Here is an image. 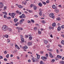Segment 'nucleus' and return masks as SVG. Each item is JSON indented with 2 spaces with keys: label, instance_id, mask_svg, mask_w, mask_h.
I'll use <instances>...</instances> for the list:
<instances>
[{
  "label": "nucleus",
  "instance_id": "obj_1",
  "mask_svg": "<svg viewBox=\"0 0 64 64\" xmlns=\"http://www.w3.org/2000/svg\"><path fill=\"white\" fill-rule=\"evenodd\" d=\"M8 29V26H7L4 25L2 26V30L4 31H6Z\"/></svg>",
  "mask_w": 64,
  "mask_h": 64
},
{
  "label": "nucleus",
  "instance_id": "obj_2",
  "mask_svg": "<svg viewBox=\"0 0 64 64\" xmlns=\"http://www.w3.org/2000/svg\"><path fill=\"white\" fill-rule=\"evenodd\" d=\"M20 37H21V39L22 41V42H20V43H23L24 42V40L23 39V37L22 36L20 35Z\"/></svg>",
  "mask_w": 64,
  "mask_h": 64
},
{
  "label": "nucleus",
  "instance_id": "obj_3",
  "mask_svg": "<svg viewBox=\"0 0 64 64\" xmlns=\"http://www.w3.org/2000/svg\"><path fill=\"white\" fill-rule=\"evenodd\" d=\"M49 16L50 17H51V18H54V14H53V13L50 14L49 15Z\"/></svg>",
  "mask_w": 64,
  "mask_h": 64
},
{
  "label": "nucleus",
  "instance_id": "obj_4",
  "mask_svg": "<svg viewBox=\"0 0 64 64\" xmlns=\"http://www.w3.org/2000/svg\"><path fill=\"white\" fill-rule=\"evenodd\" d=\"M39 11L40 12L39 13V14L40 16H42V10L41 8L39 9Z\"/></svg>",
  "mask_w": 64,
  "mask_h": 64
},
{
  "label": "nucleus",
  "instance_id": "obj_5",
  "mask_svg": "<svg viewBox=\"0 0 64 64\" xmlns=\"http://www.w3.org/2000/svg\"><path fill=\"white\" fill-rule=\"evenodd\" d=\"M4 7L3 4L2 2H0V8H2Z\"/></svg>",
  "mask_w": 64,
  "mask_h": 64
},
{
  "label": "nucleus",
  "instance_id": "obj_6",
  "mask_svg": "<svg viewBox=\"0 0 64 64\" xmlns=\"http://www.w3.org/2000/svg\"><path fill=\"white\" fill-rule=\"evenodd\" d=\"M23 48L24 49V51H26V49L28 48V47L26 46H24V47H23Z\"/></svg>",
  "mask_w": 64,
  "mask_h": 64
},
{
  "label": "nucleus",
  "instance_id": "obj_7",
  "mask_svg": "<svg viewBox=\"0 0 64 64\" xmlns=\"http://www.w3.org/2000/svg\"><path fill=\"white\" fill-rule=\"evenodd\" d=\"M16 29H18V30H23V28H20V27H16Z\"/></svg>",
  "mask_w": 64,
  "mask_h": 64
},
{
  "label": "nucleus",
  "instance_id": "obj_8",
  "mask_svg": "<svg viewBox=\"0 0 64 64\" xmlns=\"http://www.w3.org/2000/svg\"><path fill=\"white\" fill-rule=\"evenodd\" d=\"M24 21V19H22L20 21V24H21L23 23V22Z\"/></svg>",
  "mask_w": 64,
  "mask_h": 64
},
{
  "label": "nucleus",
  "instance_id": "obj_9",
  "mask_svg": "<svg viewBox=\"0 0 64 64\" xmlns=\"http://www.w3.org/2000/svg\"><path fill=\"white\" fill-rule=\"evenodd\" d=\"M52 7L53 9H57V7H56V6L54 4L52 6Z\"/></svg>",
  "mask_w": 64,
  "mask_h": 64
},
{
  "label": "nucleus",
  "instance_id": "obj_10",
  "mask_svg": "<svg viewBox=\"0 0 64 64\" xmlns=\"http://www.w3.org/2000/svg\"><path fill=\"white\" fill-rule=\"evenodd\" d=\"M49 56L51 58H53L54 57V56L52 55V54L51 52H50L49 53Z\"/></svg>",
  "mask_w": 64,
  "mask_h": 64
},
{
  "label": "nucleus",
  "instance_id": "obj_11",
  "mask_svg": "<svg viewBox=\"0 0 64 64\" xmlns=\"http://www.w3.org/2000/svg\"><path fill=\"white\" fill-rule=\"evenodd\" d=\"M36 55H37V58L38 59H40V56L38 54H36Z\"/></svg>",
  "mask_w": 64,
  "mask_h": 64
},
{
  "label": "nucleus",
  "instance_id": "obj_12",
  "mask_svg": "<svg viewBox=\"0 0 64 64\" xmlns=\"http://www.w3.org/2000/svg\"><path fill=\"white\" fill-rule=\"evenodd\" d=\"M32 44V43L31 42H28V46H30Z\"/></svg>",
  "mask_w": 64,
  "mask_h": 64
},
{
  "label": "nucleus",
  "instance_id": "obj_13",
  "mask_svg": "<svg viewBox=\"0 0 64 64\" xmlns=\"http://www.w3.org/2000/svg\"><path fill=\"white\" fill-rule=\"evenodd\" d=\"M38 6L39 7H42V4L40 2L39 3Z\"/></svg>",
  "mask_w": 64,
  "mask_h": 64
},
{
  "label": "nucleus",
  "instance_id": "obj_14",
  "mask_svg": "<svg viewBox=\"0 0 64 64\" xmlns=\"http://www.w3.org/2000/svg\"><path fill=\"white\" fill-rule=\"evenodd\" d=\"M34 10H36V9H37V7L36 6L34 5Z\"/></svg>",
  "mask_w": 64,
  "mask_h": 64
},
{
  "label": "nucleus",
  "instance_id": "obj_15",
  "mask_svg": "<svg viewBox=\"0 0 64 64\" xmlns=\"http://www.w3.org/2000/svg\"><path fill=\"white\" fill-rule=\"evenodd\" d=\"M18 20L17 19V18H14V22H15V23H16V22L17 21H18Z\"/></svg>",
  "mask_w": 64,
  "mask_h": 64
},
{
  "label": "nucleus",
  "instance_id": "obj_16",
  "mask_svg": "<svg viewBox=\"0 0 64 64\" xmlns=\"http://www.w3.org/2000/svg\"><path fill=\"white\" fill-rule=\"evenodd\" d=\"M56 25V23L55 22H54L53 24H52V26L53 27H55Z\"/></svg>",
  "mask_w": 64,
  "mask_h": 64
},
{
  "label": "nucleus",
  "instance_id": "obj_17",
  "mask_svg": "<svg viewBox=\"0 0 64 64\" xmlns=\"http://www.w3.org/2000/svg\"><path fill=\"white\" fill-rule=\"evenodd\" d=\"M57 57L58 58H62V56H60L59 55H57Z\"/></svg>",
  "mask_w": 64,
  "mask_h": 64
},
{
  "label": "nucleus",
  "instance_id": "obj_18",
  "mask_svg": "<svg viewBox=\"0 0 64 64\" xmlns=\"http://www.w3.org/2000/svg\"><path fill=\"white\" fill-rule=\"evenodd\" d=\"M44 42L45 43V44H47L48 43V41H47L46 40H44Z\"/></svg>",
  "mask_w": 64,
  "mask_h": 64
},
{
  "label": "nucleus",
  "instance_id": "obj_19",
  "mask_svg": "<svg viewBox=\"0 0 64 64\" xmlns=\"http://www.w3.org/2000/svg\"><path fill=\"white\" fill-rule=\"evenodd\" d=\"M58 31H60V30H61V27H58Z\"/></svg>",
  "mask_w": 64,
  "mask_h": 64
},
{
  "label": "nucleus",
  "instance_id": "obj_20",
  "mask_svg": "<svg viewBox=\"0 0 64 64\" xmlns=\"http://www.w3.org/2000/svg\"><path fill=\"white\" fill-rule=\"evenodd\" d=\"M41 22L42 23H43V24H44V23H45L46 22H45V21L44 20H42Z\"/></svg>",
  "mask_w": 64,
  "mask_h": 64
},
{
  "label": "nucleus",
  "instance_id": "obj_21",
  "mask_svg": "<svg viewBox=\"0 0 64 64\" xmlns=\"http://www.w3.org/2000/svg\"><path fill=\"white\" fill-rule=\"evenodd\" d=\"M2 14H5V15H7V13L6 12H2Z\"/></svg>",
  "mask_w": 64,
  "mask_h": 64
},
{
  "label": "nucleus",
  "instance_id": "obj_22",
  "mask_svg": "<svg viewBox=\"0 0 64 64\" xmlns=\"http://www.w3.org/2000/svg\"><path fill=\"white\" fill-rule=\"evenodd\" d=\"M4 36L6 38H8V37H9V36L8 34H6L4 35Z\"/></svg>",
  "mask_w": 64,
  "mask_h": 64
},
{
  "label": "nucleus",
  "instance_id": "obj_23",
  "mask_svg": "<svg viewBox=\"0 0 64 64\" xmlns=\"http://www.w3.org/2000/svg\"><path fill=\"white\" fill-rule=\"evenodd\" d=\"M18 7L19 8H23V6L21 5H20L18 6Z\"/></svg>",
  "mask_w": 64,
  "mask_h": 64
},
{
  "label": "nucleus",
  "instance_id": "obj_24",
  "mask_svg": "<svg viewBox=\"0 0 64 64\" xmlns=\"http://www.w3.org/2000/svg\"><path fill=\"white\" fill-rule=\"evenodd\" d=\"M35 5L34 4H32L30 5V8H32V7H34V6Z\"/></svg>",
  "mask_w": 64,
  "mask_h": 64
},
{
  "label": "nucleus",
  "instance_id": "obj_25",
  "mask_svg": "<svg viewBox=\"0 0 64 64\" xmlns=\"http://www.w3.org/2000/svg\"><path fill=\"white\" fill-rule=\"evenodd\" d=\"M61 43L62 44L64 45V41L63 40H62L61 42Z\"/></svg>",
  "mask_w": 64,
  "mask_h": 64
},
{
  "label": "nucleus",
  "instance_id": "obj_26",
  "mask_svg": "<svg viewBox=\"0 0 64 64\" xmlns=\"http://www.w3.org/2000/svg\"><path fill=\"white\" fill-rule=\"evenodd\" d=\"M22 16L23 18H25V16L24 14H22Z\"/></svg>",
  "mask_w": 64,
  "mask_h": 64
},
{
  "label": "nucleus",
  "instance_id": "obj_27",
  "mask_svg": "<svg viewBox=\"0 0 64 64\" xmlns=\"http://www.w3.org/2000/svg\"><path fill=\"white\" fill-rule=\"evenodd\" d=\"M7 9V6H4V10H6Z\"/></svg>",
  "mask_w": 64,
  "mask_h": 64
},
{
  "label": "nucleus",
  "instance_id": "obj_28",
  "mask_svg": "<svg viewBox=\"0 0 64 64\" xmlns=\"http://www.w3.org/2000/svg\"><path fill=\"white\" fill-rule=\"evenodd\" d=\"M8 31H12V30H11V28H8Z\"/></svg>",
  "mask_w": 64,
  "mask_h": 64
},
{
  "label": "nucleus",
  "instance_id": "obj_29",
  "mask_svg": "<svg viewBox=\"0 0 64 64\" xmlns=\"http://www.w3.org/2000/svg\"><path fill=\"white\" fill-rule=\"evenodd\" d=\"M29 38L30 40H32V37L30 36Z\"/></svg>",
  "mask_w": 64,
  "mask_h": 64
},
{
  "label": "nucleus",
  "instance_id": "obj_30",
  "mask_svg": "<svg viewBox=\"0 0 64 64\" xmlns=\"http://www.w3.org/2000/svg\"><path fill=\"white\" fill-rule=\"evenodd\" d=\"M16 48L18 49V50H19L20 49V48L18 47V46H16Z\"/></svg>",
  "mask_w": 64,
  "mask_h": 64
},
{
  "label": "nucleus",
  "instance_id": "obj_31",
  "mask_svg": "<svg viewBox=\"0 0 64 64\" xmlns=\"http://www.w3.org/2000/svg\"><path fill=\"white\" fill-rule=\"evenodd\" d=\"M9 55L8 54H7L6 56V57L7 58H9Z\"/></svg>",
  "mask_w": 64,
  "mask_h": 64
},
{
  "label": "nucleus",
  "instance_id": "obj_32",
  "mask_svg": "<svg viewBox=\"0 0 64 64\" xmlns=\"http://www.w3.org/2000/svg\"><path fill=\"white\" fill-rule=\"evenodd\" d=\"M35 61L36 62H38V60L37 58H35Z\"/></svg>",
  "mask_w": 64,
  "mask_h": 64
},
{
  "label": "nucleus",
  "instance_id": "obj_33",
  "mask_svg": "<svg viewBox=\"0 0 64 64\" xmlns=\"http://www.w3.org/2000/svg\"><path fill=\"white\" fill-rule=\"evenodd\" d=\"M60 63L61 64H64V62L63 61H61L60 62Z\"/></svg>",
  "mask_w": 64,
  "mask_h": 64
},
{
  "label": "nucleus",
  "instance_id": "obj_34",
  "mask_svg": "<svg viewBox=\"0 0 64 64\" xmlns=\"http://www.w3.org/2000/svg\"><path fill=\"white\" fill-rule=\"evenodd\" d=\"M61 28L62 29H64V25H62L61 26Z\"/></svg>",
  "mask_w": 64,
  "mask_h": 64
},
{
  "label": "nucleus",
  "instance_id": "obj_35",
  "mask_svg": "<svg viewBox=\"0 0 64 64\" xmlns=\"http://www.w3.org/2000/svg\"><path fill=\"white\" fill-rule=\"evenodd\" d=\"M12 16H15V14L14 13H12Z\"/></svg>",
  "mask_w": 64,
  "mask_h": 64
},
{
  "label": "nucleus",
  "instance_id": "obj_36",
  "mask_svg": "<svg viewBox=\"0 0 64 64\" xmlns=\"http://www.w3.org/2000/svg\"><path fill=\"white\" fill-rule=\"evenodd\" d=\"M51 62L52 63H53V62H55V60H54V59L52 60L51 61Z\"/></svg>",
  "mask_w": 64,
  "mask_h": 64
},
{
  "label": "nucleus",
  "instance_id": "obj_37",
  "mask_svg": "<svg viewBox=\"0 0 64 64\" xmlns=\"http://www.w3.org/2000/svg\"><path fill=\"white\" fill-rule=\"evenodd\" d=\"M40 64H44V63L43 62V61H41L40 62Z\"/></svg>",
  "mask_w": 64,
  "mask_h": 64
},
{
  "label": "nucleus",
  "instance_id": "obj_38",
  "mask_svg": "<svg viewBox=\"0 0 64 64\" xmlns=\"http://www.w3.org/2000/svg\"><path fill=\"white\" fill-rule=\"evenodd\" d=\"M28 11L30 13H32V10H28Z\"/></svg>",
  "mask_w": 64,
  "mask_h": 64
},
{
  "label": "nucleus",
  "instance_id": "obj_39",
  "mask_svg": "<svg viewBox=\"0 0 64 64\" xmlns=\"http://www.w3.org/2000/svg\"><path fill=\"white\" fill-rule=\"evenodd\" d=\"M44 52H43V51H42L40 52V53H41V54H43Z\"/></svg>",
  "mask_w": 64,
  "mask_h": 64
},
{
  "label": "nucleus",
  "instance_id": "obj_40",
  "mask_svg": "<svg viewBox=\"0 0 64 64\" xmlns=\"http://www.w3.org/2000/svg\"><path fill=\"white\" fill-rule=\"evenodd\" d=\"M44 59H45L46 60H47V57L44 56Z\"/></svg>",
  "mask_w": 64,
  "mask_h": 64
},
{
  "label": "nucleus",
  "instance_id": "obj_41",
  "mask_svg": "<svg viewBox=\"0 0 64 64\" xmlns=\"http://www.w3.org/2000/svg\"><path fill=\"white\" fill-rule=\"evenodd\" d=\"M56 51L57 53H59V50H58L57 49Z\"/></svg>",
  "mask_w": 64,
  "mask_h": 64
},
{
  "label": "nucleus",
  "instance_id": "obj_42",
  "mask_svg": "<svg viewBox=\"0 0 64 64\" xmlns=\"http://www.w3.org/2000/svg\"><path fill=\"white\" fill-rule=\"evenodd\" d=\"M31 22H32V23H34V20H31Z\"/></svg>",
  "mask_w": 64,
  "mask_h": 64
},
{
  "label": "nucleus",
  "instance_id": "obj_43",
  "mask_svg": "<svg viewBox=\"0 0 64 64\" xmlns=\"http://www.w3.org/2000/svg\"><path fill=\"white\" fill-rule=\"evenodd\" d=\"M58 46L59 47H60V48H61L62 47V46H61L60 44H58Z\"/></svg>",
  "mask_w": 64,
  "mask_h": 64
},
{
  "label": "nucleus",
  "instance_id": "obj_44",
  "mask_svg": "<svg viewBox=\"0 0 64 64\" xmlns=\"http://www.w3.org/2000/svg\"><path fill=\"white\" fill-rule=\"evenodd\" d=\"M21 13H21V12H18V14H19V15H21Z\"/></svg>",
  "mask_w": 64,
  "mask_h": 64
},
{
  "label": "nucleus",
  "instance_id": "obj_45",
  "mask_svg": "<svg viewBox=\"0 0 64 64\" xmlns=\"http://www.w3.org/2000/svg\"><path fill=\"white\" fill-rule=\"evenodd\" d=\"M4 60L5 61H7V60L6 58H4Z\"/></svg>",
  "mask_w": 64,
  "mask_h": 64
},
{
  "label": "nucleus",
  "instance_id": "obj_46",
  "mask_svg": "<svg viewBox=\"0 0 64 64\" xmlns=\"http://www.w3.org/2000/svg\"><path fill=\"white\" fill-rule=\"evenodd\" d=\"M7 19H11V17H10V16H9V17H8L7 18Z\"/></svg>",
  "mask_w": 64,
  "mask_h": 64
},
{
  "label": "nucleus",
  "instance_id": "obj_47",
  "mask_svg": "<svg viewBox=\"0 0 64 64\" xmlns=\"http://www.w3.org/2000/svg\"><path fill=\"white\" fill-rule=\"evenodd\" d=\"M37 30V28H36V27L34 28V30Z\"/></svg>",
  "mask_w": 64,
  "mask_h": 64
},
{
  "label": "nucleus",
  "instance_id": "obj_48",
  "mask_svg": "<svg viewBox=\"0 0 64 64\" xmlns=\"http://www.w3.org/2000/svg\"><path fill=\"white\" fill-rule=\"evenodd\" d=\"M38 34H41V32L40 31H38Z\"/></svg>",
  "mask_w": 64,
  "mask_h": 64
},
{
  "label": "nucleus",
  "instance_id": "obj_49",
  "mask_svg": "<svg viewBox=\"0 0 64 64\" xmlns=\"http://www.w3.org/2000/svg\"><path fill=\"white\" fill-rule=\"evenodd\" d=\"M10 40L9 39H8L7 40V42H8V43H9V42H10Z\"/></svg>",
  "mask_w": 64,
  "mask_h": 64
},
{
  "label": "nucleus",
  "instance_id": "obj_50",
  "mask_svg": "<svg viewBox=\"0 0 64 64\" xmlns=\"http://www.w3.org/2000/svg\"><path fill=\"white\" fill-rule=\"evenodd\" d=\"M46 57H48V54H46Z\"/></svg>",
  "mask_w": 64,
  "mask_h": 64
},
{
  "label": "nucleus",
  "instance_id": "obj_51",
  "mask_svg": "<svg viewBox=\"0 0 64 64\" xmlns=\"http://www.w3.org/2000/svg\"><path fill=\"white\" fill-rule=\"evenodd\" d=\"M19 17L20 18H23V16H20Z\"/></svg>",
  "mask_w": 64,
  "mask_h": 64
},
{
  "label": "nucleus",
  "instance_id": "obj_52",
  "mask_svg": "<svg viewBox=\"0 0 64 64\" xmlns=\"http://www.w3.org/2000/svg\"><path fill=\"white\" fill-rule=\"evenodd\" d=\"M58 20V21H59V20H60V18H58L57 19Z\"/></svg>",
  "mask_w": 64,
  "mask_h": 64
},
{
  "label": "nucleus",
  "instance_id": "obj_53",
  "mask_svg": "<svg viewBox=\"0 0 64 64\" xmlns=\"http://www.w3.org/2000/svg\"><path fill=\"white\" fill-rule=\"evenodd\" d=\"M46 3H49V1L48 0L46 1Z\"/></svg>",
  "mask_w": 64,
  "mask_h": 64
},
{
  "label": "nucleus",
  "instance_id": "obj_54",
  "mask_svg": "<svg viewBox=\"0 0 64 64\" xmlns=\"http://www.w3.org/2000/svg\"><path fill=\"white\" fill-rule=\"evenodd\" d=\"M41 58L42 59V60H43V59H44V56L42 57Z\"/></svg>",
  "mask_w": 64,
  "mask_h": 64
},
{
  "label": "nucleus",
  "instance_id": "obj_55",
  "mask_svg": "<svg viewBox=\"0 0 64 64\" xmlns=\"http://www.w3.org/2000/svg\"><path fill=\"white\" fill-rule=\"evenodd\" d=\"M4 18H6V17H7V16L6 15H4Z\"/></svg>",
  "mask_w": 64,
  "mask_h": 64
},
{
  "label": "nucleus",
  "instance_id": "obj_56",
  "mask_svg": "<svg viewBox=\"0 0 64 64\" xmlns=\"http://www.w3.org/2000/svg\"><path fill=\"white\" fill-rule=\"evenodd\" d=\"M0 59H3V57L1 56H0Z\"/></svg>",
  "mask_w": 64,
  "mask_h": 64
},
{
  "label": "nucleus",
  "instance_id": "obj_57",
  "mask_svg": "<svg viewBox=\"0 0 64 64\" xmlns=\"http://www.w3.org/2000/svg\"><path fill=\"white\" fill-rule=\"evenodd\" d=\"M56 13H58L59 12V10H56Z\"/></svg>",
  "mask_w": 64,
  "mask_h": 64
},
{
  "label": "nucleus",
  "instance_id": "obj_58",
  "mask_svg": "<svg viewBox=\"0 0 64 64\" xmlns=\"http://www.w3.org/2000/svg\"><path fill=\"white\" fill-rule=\"evenodd\" d=\"M25 37L26 38H28V35H25Z\"/></svg>",
  "mask_w": 64,
  "mask_h": 64
},
{
  "label": "nucleus",
  "instance_id": "obj_59",
  "mask_svg": "<svg viewBox=\"0 0 64 64\" xmlns=\"http://www.w3.org/2000/svg\"><path fill=\"white\" fill-rule=\"evenodd\" d=\"M4 54H6L7 53V52L6 51H5L4 52Z\"/></svg>",
  "mask_w": 64,
  "mask_h": 64
},
{
  "label": "nucleus",
  "instance_id": "obj_60",
  "mask_svg": "<svg viewBox=\"0 0 64 64\" xmlns=\"http://www.w3.org/2000/svg\"><path fill=\"white\" fill-rule=\"evenodd\" d=\"M43 4H44V5H46V2H43Z\"/></svg>",
  "mask_w": 64,
  "mask_h": 64
},
{
  "label": "nucleus",
  "instance_id": "obj_61",
  "mask_svg": "<svg viewBox=\"0 0 64 64\" xmlns=\"http://www.w3.org/2000/svg\"><path fill=\"white\" fill-rule=\"evenodd\" d=\"M24 3V2H22V4H24V5H26V3Z\"/></svg>",
  "mask_w": 64,
  "mask_h": 64
},
{
  "label": "nucleus",
  "instance_id": "obj_62",
  "mask_svg": "<svg viewBox=\"0 0 64 64\" xmlns=\"http://www.w3.org/2000/svg\"><path fill=\"white\" fill-rule=\"evenodd\" d=\"M12 18H14V16H12Z\"/></svg>",
  "mask_w": 64,
  "mask_h": 64
},
{
  "label": "nucleus",
  "instance_id": "obj_63",
  "mask_svg": "<svg viewBox=\"0 0 64 64\" xmlns=\"http://www.w3.org/2000/svg\"><path fill=\"white\" fill-rule=\"evenodd\" d=\"M59 7H60L61 8H62V7H61V5H59L58 6Z\"/></svg>",
  "mask_w": 64,
  "mask_h": 64
},
{
  "label": "nucleus",
  "instance_id": "obj_64",
  "mask_svg": "<svg viewBox=\"0 0 64 64\" xmlns=\"http://www.w3.org/2000/svg\"><path fill=\"white\" fill-rule=\"evenodd\" d=\"M47 48H49V47H50V46H49V45L48 46H46Z\"/></svg>",
  "mask_w": 64,
  "mask_h": 64
}]
</instances>
